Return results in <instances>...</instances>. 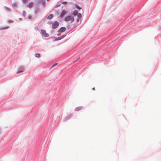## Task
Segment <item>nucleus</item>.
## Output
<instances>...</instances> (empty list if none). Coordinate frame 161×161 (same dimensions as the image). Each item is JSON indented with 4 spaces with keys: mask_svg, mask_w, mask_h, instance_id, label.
Here are the masks:
<instances>
[{
    "mask_svg": "<svg viewBox=\"0 0 161 161\" xmlns=\"http://www.w3.org/2000/svg\"><path fill=\"white\" fill-rule=\"evenodd\" d=\"M64 20L66 21L72 22L74 20V18L71 15L68 16L65 18Z\"/></svg>",
    "mask_w": 161,
    "mask_h": 161,
    "instance_id": "1",
    "label": "nucleus"
},
{
    "mask_svg": "<svg viewBox=\"0 0 161 161\" xmlns=\"http://www.w3.org/2000/svg\"><path fill=\"white\" fill-rule=\"evenodd\" d=\"M41 31L42 35L45 37H47L49 36L48 34L46 33L45 30H42Z\"/></svg>",
    "mask_w": 161,
    "mask_h": 161,
    "instance_id": "2",
    "label": "nucleus"
},
{
    "mask_svg": "<svg viewBox=\"0 0 161 161\" xmlns=\"http://www.w3.org/2000/svg\"><path fill=\"white\" fill-rule=\"evenodd\" d=\"M58 25V22L55 21L53 24V29L56 28Z\"/></svg>",
    "mask_w": 161,
    "mask_h": 161,
    "instance_id": "3",
    "label": "nucleus"
},
{
    "mask_svg": "<svg viewBox=\"0 0 161 161\" xmlns=\"http://www.w3.org/2000/svg\"><path fill=\"white\" fill-rule=\"evenodd\" d=\"M67 11L65 10H63L60 14V17L61 18H63L64 16L66 14Z\"/></svg>",
    "mask_w": 161,
    "mask_h": 161,
    "instance_id": "4",
    "label": "nucleus"
},
{
    "mask_svg": "<svg viewBox=\"0 0 161 161\" xmlns=\"http://www.w3.org/2000/svg\"><path fill=\"white\" fill-rule=\"evenodd\" d=\"M24 68L23 67H21L19 68L18 71L17 72V73H19L21 72H23L24 71Z\"/></svg>",
    "mask_w": 161,
    "mask_h": 161,
    "instance_id": "5",
    "label": "nucleus"
},
{
    "mask_svg": "<svg viewBox=\"0 0 161 161\" xmlns=\"http://www.w3.org/2000/svg\"><path fill=\"white\" fill-rule=\"evenodd\" d=\"M81 17L82 15L80 13H79L78 14V18L77 19V22H78L80 21L81 18Z\"/></svg>",
    "mask_w": 161,
    "mask_h": 161,
    "instance_id": "6",
    "label": "nucleus"
},
{
    "mask_svg": "<svg viewBox=\"0 0 161 161\" xmlns=\"http://www.w3.org/2000/svg\"><path fill=\"white\" fill-rule=\"evenodd\" d=\"M66 30V28L65 27H62L59 29L58 30V32H64Z\"/></svg>",
    "mask_w": 161,
    "mask_h": 161,
    "instance_id": "7",
    "label": "nucleus"
},
{
    "mask_svg": "<svg viewBox=\"0 0 161 161\" xmlns=\"http://www.w3.org/2000/svg\"><path fill=\"white\" fill-rule=\"evenodd\" d=\"M79 13H78V11L77 10H75L74 12H73V14L75 15L76 16L77 15L78 16V14Z\"/></svg>",
    "mask_w": 161,
    "mask_h": 161,
    "instance_id": "8",
    "label": "nucleus"
},
{
    "mask_svg": "<svg viewBox=\"0 0 161 161\" xmlns=\"http://www.w3.org/2000/svg\"><path fill=\"white\" fill-rule=\"evenodd\" d=\"M33 5V3L32 2L30 3L28 5V7L31 8Z\"/></svg>",
    "mask_w": 161,
    "mask_h": 161,
    "instance_id": "9",
    "label": "nucleus"
},
{
    "mask_svg": "<svg viewBox=\"0 0 161 161\" xmlns=\"http://www.w3.org/2000/svg\"><path fill=\"white\" fill-rule=\"evenodd\" d=\"M40 53H36L35 54V56L37 58H39L40 56Z\"/></svg>",
    "mask_w": 161,
    "mask_h": 161,
    "instance_id": "10",
    "label": "nucleus"
},
{
    "mask_svg": "<svg viewBox=\"0 0 161 161\" xmlns=\"http://www.w3.org/2000/svg\"><path fill=\"white\" fill-rule=\"evenodd\" d=\"M82 109V108L81 107H78L77 108H76L75 110L76 111H78L79 110H81Z\"/></svg>",
    "mask_w": 161,
    "mask_h": 161,
    "instance_id": "11",
    "label": "nucleus"
},
{
    "mask_svg": "<svg viewBox=\"0 0 161 161\" xmlns=\"http://www.w3.org/2000/svg\"><path fill=\"white\" fill-rule=\"evenodd\" d=\"M53 17V14H50L47 17V19H51Z\"/></svg>",
    "mask_w": 161,
    "mask_h": 161,
    "instance_id": "12",
    "label": "nucleus"
},
{
    "mask_svg": "<svg viewBox=\"0 0 161 161\" xmlns=\"http://www.w3.org/2000/svg\"><path fill=\"white\" fill-rule=\"evenodd\" d=\"M75 6H76V8H77L78 9H81V7H79L77 4H76Z\"/></svg>",
    "mask_w": 161,
    "mask_h": 161,
    "instance_id": "13",
    "label": "nucleus"
},
{
    "mask_svg": "<svg viewBox=\"0 0 161 161\" xmlns=\"http://www.w3.org/2000/svg\"><path fill=\"white\" fill-rule=\"evenodd\" d=\"M22 1L24 3H26L28 1V0H22Z\"/></svg>",
    "mask_w": 161,
    "mask_h": 161,
    "instance_id": "14",
    "label": "nucleus"
},
{
    "mask_svg": "<svg viewBox=\"0 0 161 161\" xmlns=\"http://www.w3.org/2000/svg\"><path fill=\"white\" fill-rule=\"evenodd\" d=\"M9 28V27H6L4 28H2V29H6L8 28Z\"/></svg>",
    "mask_w": 161,
    "mask_h": 161,
    "instance_id": "15",
    "label": "nucleus"
},
{
    "mask_svg": "<svg viewBox=\"0 0 161 161\" xmlns=\"http://www.w3.org/2000/svg\"><path fill=\"white\" fill-rule=\"evenodd\" d=\"M67 3V2H62V3L66 4Z\"/></svg>",
    "mask_w": 161,
    "mask_h": 161,
    "instance_id": "16",
    "label": "nucleus"
},
{
    "mask_svg": "<svg viewBox=\"0 0 161 161\" xmlns=\"http://www.w3.org/2000/svg\"><path fill=\"white\" fill-rule=\"evenodd\" d=\"M57 64H58L57 63H56V64H54L52 66V67H51V68H52L54 66H55Z\"/></svg>",
    "mask_w": 161,
    "mask_h": 161,
    "instance_id": "17",
    "label": "nucleus"
},
{
    "mask_svg": "<svg viewBox=\"0 0 161 161\" xmlns=\"http://www.w3.org/2000/svg\"><path fill=\"white\" fill-rule=\"evenodd\" d=\"M64 37H62L61 38H58V39L57 40H60L61 39H62Z\"/></svg>",
    "mask_w": 161,
    "mask_h": 161,
    "instance_id": "18",
    "label": "nucleus"
},
{
    "mask_svg": "<svg viewBox=\"0 0 161 161\" xmlns=\"http://www.w3.org/2000/svg\"><path fill=\"white\" fill-rule=\"evenodd\" d=\"M61 33L59 32V33L57 34L58 36H59L61 35Z\"/></svg>",
    "mask_w": 161,
    "mask_h": 161,
    "instance_id": "19",
    "label": "nucleus"
},
{
    "mask_svg": "<svg viewBox=\"0 0 161 161\" xmlns=\"http://www.w3.org/2000/svg\"><path fill=\"white\" fill-rule=\"evenodd\" d=\"M17 5L16 4H13V6L14 7H15Z\"/></svg>",
    "mask_w": 161,
    "mask_h": 161,
    "instance_id": "20",
    "label": "nucleus"
},
{
    "mask_svg": "<svg viewBox=\"0 0 161 161\" xmlns=\"http://www.w3.org/2000/svg\"><path fill=\"white\" fill-rule=\"evenodd\" d=\"M60 4L58 5H57V6H56L55 8H57V7H58V6H60Z\"/></svg>",
    "mask_w": 161,
    "mask_h": 161,
    "instance_id": "21",
    "label": "nucleus"
},
{
    "mask_svg": "<svg viewBox=\"0 0 161 161\" xmlns=\"http://www.w3.org/2000/svg\"><path fill=\"white\" fill-rule=\"evenodd\" d=\"M92 90H95V88L94 87V88H92Z\"/></svg>",
    "mask_w": 161,
    "mask_h": 161,
    "instance_id": "22",
    "label": "nucleus"
},
{
    "mask_svg": "<svg viewBox=\"0 0 161 161\" xmlns=\"http://www.w3.org/2000/svg\"><path fill=\"white\" fill-rule=\"evenodd\" d=\"M48 23H49V24H51V23H50V22H49Z\"/></svg>",
    "mask_w": 161,
    "mask_h": 161,
    "instance_id": "23",
    "label": "nucleus"
}]
</instances>
